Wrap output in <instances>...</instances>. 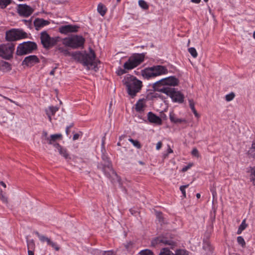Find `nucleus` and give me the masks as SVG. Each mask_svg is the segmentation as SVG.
Returning <instances> with one entry per match:
<instances>
[{
    "mask_svg": "<svg viewBox=\"0 0 255 255\" xmlns=\"http://www.w3.org/2000/svg\"><path fill=\"white\" fill-rule=\"evenodd\" d=\"M104 251H101L99 249H94L92 251V254L93 255H102Z\"/></svg>",
    "mask_w": 255,
    "mask_h": 255,
    "instance_id": "45",
    "label": "nucleus"
},
{
    "mask_svg": "<svg viewBox=\"0 0 255 255\" xmlns=\"http://www.w3.org/2000/svg\"><path fill=\"white\" fill-rule=\"evenodd\" d=\"M144 57V53L133 54L124 63L123 67L127 70H132L143 62Z\"/></svg>",
    "mask_w": 255,
    "mask_h": 255,
    "instance_id": "5",
    "label": "nucleus"
},
{
    "mask_svg": "<svg viewBox=\"0 0 255 255\" xmlns=\"http://www.w3.org/2000/svg\"><path fill=\"white\" fill-rule=\"evenodd\" d=\"M138 4L143 9H147L148 8V5L144 0H139Z\"/></svg>",
    "mask_w": 255,
    "mask_h": 255,
    "instance_id": "34",
    "label": "nucleus"
},
{
    "mask_svg": "<svg viewBox=\"0 0 255 255\" xmlns=\"http://www.w3.org/2000/svg\"><path fill=\"white\" fill-rule=\"evenodd\" d=\"M237 242L238 243L241 245L242 247H245L246 245V242L244 239V238L242 236H239L237 238Z\"/></svg>",
    "mask_w": 255,
    "mask_h": 255,
    "instance_id": "36",
    "label": "nucleus"
},
{
    "mask_svg": "<svg viewBox=\"0 0 255 255\" xmlns=\"http://www.w3.org/2000/svg\"><path fill=\"white\" fill-rule=\"evenodd\" d=\"M167 73V68L162 65H155L142 70V76L147 79Z\"/></svg>",
    "mask_w": 255,
    "mask_h": 255,
    "instance_id": "4",
    "label": "nucleus"
},
{
    "mask_svg": "<svg viewBox=\"0 0 255 255\" xmlns=\"http://www.w3.org/2000/svg\"><path fill=\"white\" fill-rule=\"evenodd\" d=\"M27 37V33L20 29H11L6 31L5 34V39L8 41H16Z\"/></svg>",
    "mask_w": 255,
    "mask_h": 255,
    "instance_id": "8",
    "label": "nucleus"
},
{
    "mask_svg": "<svg viewBox=\"0 0 255 255\" xmlns=\"http://www.w3.org/2000/svg\"><path fill=\"white\" fill-rule=\"evenodd\" d=\"M34 26L36 30H39L45 26L50 24V21L43 18H36L33 22Z\"/></svg>",
    "mask_w": 255,
    "mask_h": 255,
    "instance_id": "18",
    "label": "nucleus"
},
{
    "mask_svg": "<svg viewBox=\"0 0 255 255\" xmlns=\"http://www.w3.org/2000/svg\"><path fill=\"white\" fill-rule=\"evenodd\" d=\"M105 141V136H104L102 138V146L103 148H104V144Z\"/></svg>",
    "mask_w": 255,
    "mask_h": 255,
    "instance_id": "59",
    "label": "nucleus"
},
{
    "mask_svg": "<svg viewBox=\"0 0 255 255\" xmlns=\"http://www.w3.org/2000/svg\"><path fill=\"white\" fill-rule=\"evenodd\" d=\"M0 199L2 201V202L7 203V198L3 194L2 191L0 189Z\"/></svg>",
    "mask_w": 255,
    "mask_h": 255,
    "instance_id": "44",
    "label": "nucleus"
},
{
    "mask_svg": "<svg viewBox=\"0 0 255 255\" xmlns=\"http://www.w3.org/2000/svg\"><path fill=\"white\" fill-rule=\"evenodd\" d=\"M98 12L100 14L103 16L105 15L107 12V8L102 3H99L97 6Z\"/></svg>",
    "mask_w": 255,
    "mask_h": 255,
    "instance_id": "27",
    "label": "nucleus"
},
{
    "mask_svg": "<svg viewBox=\"0 0 255 255\" xmlns=\"http://www.w3.org/2000/svg\"><path fill=\"white\" fill-rule=\"evenodd\" d=\"M49 137L48 136V133L46 131H43L42 134V138L43 140L47 142Z\"/></svg>",
    "mask_w": 255,
    "mask_h": 255,
    "instance_id": "46",
    "label": "nucleus"
},
{
    "mask_svg": "<svg viewBox=\"0 0 255 255\" xmlns=\"http://www.w3.org/2000/svg\"><path fill=\"white\" fill-rule=\"evenodd\" d=\"M189 184H187L185 185L181 186L180 187V190L181 191L184 197H186L185 188H187Z\"/></svg>",
    "mask_w": 255,
    "mask_h": 255,
    "instance_id": "41",
    "label": "nucleus"
},
{
    "mask_svg": "<svg viewBox=\"0 0 255 255\" xmlns=\"http://www.w3.org/2000/svg\"><path fill=\"white\" fill-rule=\"evenodd\" d=\"M152 88L154 91L164 93L163 90L168 91L170 87L166 86L161 80L157 81L153 84Z\"/></svg>",
    "mask_w": 255,
    "mask_h": 255,
    "instance_id": "17",
    "label": "nucleus"
},
{
    "mask_svg": "<svg viewBox=\"0 0 255 255\" xmlns=\"http://www.w3.org/2000/svg\"><path fill=\"white\" fill-rule=\"evenodd\" d=\"M58 50L63 54L65 56H71V53L68 51V49L63 47H59L57 48Z\"/></svg>",
    "mask_w": 255,
    "mask_h": 255,
    "instance_id": "32",
    "label": "nucleus"
},
{
    "mask_svg": "<svg viewBox=\"0 0 255 255\" xmlns=\"http://www.w3.org/2000/svg\"><path fill=\"white\" fill-rule=\"evenodd\" d=\"M59 154L63 156L64 158L67 160L71 159V157L66 148L62 147L60 144H56Z\"/></svg>",
    "mask_w": 255,
    "mask_h": 255,
    "instance_id": "22",
    "label": "nucleus"
},
{
    "mask_svg": "<svg viewBox=\"0 0 255 255\" xmlns=\"http://www.w3.org/2000/svg\"><path fill=\"white\" fill-rule=\"evenodd\" d=\"M173 255H189V252L183 249L177 250Z\"/></svg>",
    "mask_w": 255,
    "mask_h": 255,
    "instance_id": "30",
    "label": "nucleus"
},
{
    "mask_svg": "<svg viewBox=\"0 0 255 255\" xmlns=\"http://www.w3.org/2000/svg\"><path fill=\"white\" fill-rule=\"evenodd\" d=\"M62 135L60 133L52 134L50 136L47 143L49 144H52L55 148L57 147L56 144H59L56 141L62 139Z\"/></svg>",
    "mask_w": 255,
    "mask_h": 255,
    "instance_id": "20",
    "label": "nucleus"
},
{
    "mask_svg": "<svg viewBox=\"0 0 255 255\" xmlns=\"http://www.w3.org/2000/svg\"><path fill=\"white\" fill-rule=\"evenodd\" d=\"M189 103L190 108H191L192 111L193 112V111L196 110L195 108V104L194 103L193 100H191V99L189 100Z\"/></svg>",
    "mask_w": 255,
    "mask_h": 255,
    "instance_id": "47",
    "label": "nucleus"
},
{
    "mask_svg": "<svg viewBox=\"0 0 255 255\" xmlns=\"http://www.w3.org/2000/svg\"><path fill=\"white\" fill-rule=\"evenodd\" d=\"M127 73V69H126L124 68V69H122L121 67H119L118 69L116 71V74L118 76H121L124 74H126Z\"/></svg>",
    "mask_w": 255,
    "mask_h": 255,
    "instance_id": "39",
    "label": "nucleus"
},
{
    "mask_svg": "<svg viewBox=\"0 0 255 255\" xmlns=\"http://www.w3.org/2000/svg\"><path fill=\"white\" fill-rule=\"evenodd\" d=\"M163 92L169 96L174 102L182 103L184 102V95L180 91H176L174 88H170L168 91L163 90Z\"/></svg>",
    "mask_w": 255,
    "mask_h": 255,
    "instance_id": "12",
    "label": "nucleus"
},
{
    "mask_svg": "<svg viewBox=\"0 0 255 255\" xmlns=\"http://www.w3.org/2000/svg\"><path fill=\"white\" fill-rule=\"evenodd\" d=\"M132 246V243L129 242L125 245V247L127 250H128L131 248Z\"/></svg>",
    "mask_w": 255,
    "mask_h": 255,
    "instance_id": "54",
    "label": "nucleus"
},
{
    "mask_svg": "<svg viewBox=\"0 0 255 255\" xmlns=\"http://www.w3.org/2000/svg\"><path fill=\"white\" fill-rule=\"evenodd\" d=\"M163 83L166 86H175L178 85L179 80L174 76H170L165 78L162 79Z\"/></svg>",
    "mask_w": 255,
    "mask_h": 255,
    "instance_id": "19",
    "label": "nucleus"
},
{
    "mask_svg": "<svg viewBox=\"0 0 255 255\" xmlns=\"http://www.w3.org/2000/svg\"><path fill=\"white\" fill-rule=\"evenodd\" d=\"M0 184L4 188H6V186L5 183H4L3 181L0 182Z\"/></svg>",
    "mask_w": 255,
    "mask_h": 255,
    "instance_id": "64",
    "label": "nucleus"
},
{
    "mask_svg": "<svg viewBox=\"0 0 255 255\" xmlns=\"http://www.w3.org/2000/svg\"><path fill=\"white\" fill-rule=\"evenodd\" d=\"M56 69V67H55L53 68L50 72V75H54L55 73V70Z\"/></svg>",
    "mask_w": 255,
    "mask_h": 255,
    "instance_id": "62",
    "label": "nucleus"
},
{
    "mask_svg": "<svg viewBox=\"0 0 255 255\" xmlns=\"http://www.w3.org/2000/svg\"><path fill=\"white\" fill-rule=\"evenodd\" d=\"M193 113H194L195 116L196 118H199L200 115L198 114V113H197L196 110H195V111H193Z\"/></svg>",
    "mask_w": 255,
    "mask_h": 255,
    "instance_id": "57",
    "label": "nucleus"
},
{
    "mask_svg": "<svg viewBox=\"0 0 255 255\" xmlns=\"http://www.w3.org/2000/svg\"><path fill=\"white\" fill-rule=\"evenodd\" d=\"M79 137V134L78 133H75L73 137V139L74 140H77L78 139Z\"/></svg>",
    "mask_w": 255,
    "mask_h": 255,
    "instance_id": "56",
    "label": "nucleus"
},
{
    "mask_svg": "<svg viewBox=\"0 0 255 255\" xmlns=\"http://www.w3.org/2000/svg\"><path fill=\"white\" fill-rule=\"evenodd\" d=\"M192 154L193 155L198 157L199 156V152L198 150L196 148H194L192 151Z\"/></svg>",
    "mask_w": 255,
    "mask_h": 255,
    "instance_id": "51",
    "label": "nucleus"
},
{
    "mask_svg": "<svg viewBox=\"0 0 255 255\" xmlns=\"http://www.w3.org/2000/svg\"><path fill=\"white\" fill-rule=\"evenodd\" d=\"M79 28V26L77 25L68 24L60 26L59 31L61 33L67 34L68 33L76 32Z\"/></svg>",
    "mask_w": 255,
    "mask_h": 255,
    "instance_id": "15",
    "label": "nucleus"
},
{
    "mask_svg": "<svg viewBox=\"0 0 255 255\" xmlns=\"http://www.w3.org/2000/svg\"><path fill=\"white\" fill-rule=\"evenodd\" d=\"M170 120L172 123L175 124L186 123V120L182 119H178L176 117L175 115L173 113H170L169 115Z\"/></svg>",
    "mask_w": 255,
    "mask_h": 255,
    "instance_id": "26",
    "label": "nucleus"
},
{
    "mask_svg": "<svg viewBox=\"0 0 255 255\" xmlns=\"http://www.w3.org/2000/svg\"><path fill=\"white\" fill-rule=\"evenodd\" d=\"M192 165H193L192 163H189L188 165H187V166H184L182 169V171L183 172H186V171H187L188 169H189L191 167H192Z\"/></svg>",
    "mask_w": 255,
    "mask_h": 255,
    "instance_id": "49",
    "label": "nucleus"
},
{
    "mask_svg": "<svg viewBox=\"0 0 255 255\" xmlns=\"http://www.w3.org/2000/svg\"><path fill=\"white\" fill-rule=\"evenodd\" d=\"M235 96V94L233 92H232L226 96V100L228 102L231 101L234 98Z\"/></svg>",
    "mask_w": 255,
    "mask_h": 255,
    "instance_id": "40",
    "label": "nucleus"
},
{
    "mask_svg": "<svg viewBox=\"0 0 255 255\" xmlns=\"http://www.w3.org/2000/svg\"><path fill=\"white\" fill-rule=\"evenodd\" d=\"M10 3L11 0H0V8H5Z\"/></svg>",
    "mask_w": 255,
    "mask_h": 255,
    "instance_id": "29",
    "label": "nucleus"
},
{
    "mask_svg": "<svg viewBox=\"0 0 255 255\" xmlns=\"http://www.w3.org/2000/svg\"><path fill=\"white\" fill-rule=\"evenodd\" d=\"M37 48V44L34 42L27 41L19 44L17 47L16 54L17 55H23L32 53Z\"/></svg>",
    "mask_w": 255,
    "mask_h": 255,
    "instance_id": "7",
    "label": "nucleus"
},
{
    "mask_svg": "<svg viewBox=\"0 0 255 255\" xmlns=\"http://www.w3.org/2000/svg\"><path fill=\"white\" fill-rule=\"evenodd\" d=\"M156 216L158 218L159 221H162L163 219V217L162 216V213L160 212H158L156 213Z\"/></svg>",
    "mask_w": 255,
    "mask_h": 255,
    "instance_id": "52",
    "label": "nucleus"
},
{
    "mask_svg": "<svg viewBox=\"0 0 255 255\" xmlns=\"http://www.w3.org/2000/svg\"><path fill=\"white\" fill-rule=\"evenodd\" d=\"M40 38L43 47L46 49H49L57 43L59 37H51L46 31H43L40 33Z\"/></svg>",
    "mask_w": 255,
    "mask_h": 255,
    "instance_id": "9",
    "label": "nucleus"
},
{
    "mask_svg": "<svg viewBox=\"0 0 255 255\" xmlns=\"http://www.w3.org/2000/svg\"><path fill=\"white\" fill-rule=\"evenodd\" d=\"M145 100L144 98L138 100L135 105V109L136 112H141L143 111L144 108L145 106Z\"/></svg>",
    "mask_w": 255,
    "mask_h": 255,
    "instance_id": "24",
    "label": "nucleus"
},
{
    "mask_svg": "<svg viewBox=\"0 0 255 255\" xmlns=\"http://www.w3.org/2000/svg\"><path fill=\"white\" fill-rule=\"evenodd\" d=\"M34 11V9L26 4H19L17 6V11L20 16L27 17Z\"/></svg>",
    "mask_w": 255,
    "mask_h": 255,
    "instance_id": "13",
    "label": "nucleus"
},
{
    "mask_svg": "<svg viewBox=\"0 0 255 255\" xmlns=\"http://www.w3.org/2000/svg\"><path fill=\"white\" fill-rule=\"evenodd\" d=\"M72 126H70L67 127L66 128V134H67V135H68V134H69V129H70V128L71 127H72Z\"/></svg>",
    "mask_w": 255,
    "mask_h": 255,
    "instance_id": "60",
    "label": "nucleus"
},
{
    "mask_svg": "<svg viewBox=\"0 0 255 255\" xmlns=\"http://www.w3.org/2000/svg\"><path fill=\"white\" fill-rule=\"evenodd\" d=\"M46 113L48 117L49 121L51 122L52 120L51 116L50 114L49 113L48 110H46Z\"/></svg>",
    "mask_w": 255,
    "mask_h": 255,
    "instance_id": "55",
    "label": "nucleus"
},
{
    "mask_svg": "<svg viewBox=\"0 0 255 255\" xmlns=\"http://www.w3.org/2000/svg\"><path fill=\"white\" fill-rule=\"evenodd\" d=\"M122 83L126 87L127 93L132 98L140 92L143 86L142 81L130 74H127L124 77Z\"/></svg>",
    "mask_w": 255,
    "mask_h": 255,
    "instance_id": "2",
    "label": "nucleus"
},
{
    "mask_svg": "<svg viewBox=\"0 0 255 255\" xmlns=\"http://www.w3.org/2000/svg\"><path fill=\"white\" fill-rule=\"evenodd\" d=\"M211 191L212 192V195H213V198H215V197L216 196V192L215 191V189H211Z\"/></svg>",
    "mask_w": 255,
    "mask_h": 255,
    "instance_id": "58",
    "label": "nucleus"
},
{
    "mask_svg": "<svg viewBox=\"0 0 255 255\" xmlns=\"http://www.w3.org/2000/svg\"><path fill=\"white\" fill-rule=\"evenodd\" d=\"M59 110V108L57 107L50 106L48 108V112L51 113V115H54L55 113L58 111Z\"/></svg>",
    "mask_w": 255,
    "mask_h": 255,
    "instance_id": "37",
    "label": "nucleus"
},
{
    "mask_svg": "<svg viewBox=\"0 0 255 255\" xmlns=\"http://www.w3.org/2000/svg\"><path fill=\"white\" fill-rule=\"evenodd\" d=\"M10 115V113L4 108H1L0 111V120L3 123H6L9 120H10L9 118Z\"/></svg>",
    "mask_w": 255,
    "mask_h": 255,
    "instance_id": "23",
    "label": "nucleus"
},
{
    "mask_svg": "<svg viewBox=\"0 0 255 255\" xmlns=\"http://www.w3.org/2000/svg\"><path fill=\"white\" fill-rule=\"evenodd\" d=\"M147 118L149 122L158 125H161L162 120L160 117L157 116L155 114L150 112L147 114Z\"/></svg>",
    "mask_w": 255,
    "mask_h": 255,
    "instance_id": "21",
    "label": "nucleus"
},
{
    "mask_svg": "<svg viewBox=\"0 0 255 255\" xmlns=\"http://www.w3.org/2000/svg\"><path fill=\"white\" fill-rule=\"evenodd\" d=\"M36 234L37 235L38 237L39 238V240L42 242H46L47 243V244L48 246H51L52 248H53L55 251H58L60 250V247L56 243H55L53 241H52L50 239L43 236L40 235L38 232L36 233Z\"/></svg>",
    "mask_w": 255,
    "mask_h": 255,
    "instance_id": "16",
    "label": "nucleus"
},
{
    "mask_svg": "<svg viewBox=\"0 0 255 255\" xmlns=\"http://www.w3.org/2000/svg\"><path fill=\"white\" fill-rule=\"evenodd\" d=\"M151 245L154 247L157 245H168L171 249H173L177 246V243L175 241L164 236H160L156 238L152 241Z\"/></svg>",
    "mask_w": 255,
    "mask_h": 255,
    "instance_id": "11",
    "label": "nucleus"
},
{
    "mask_svg": "<svg viewBox=\"0 0 255 255\" xmlns=\"http://www.w3.org/2000/svg\"><path fill=\"white\" fill-rule=\"evenodd\" d=\"M188 52L194 57L196 58L197 56V52L196 50L194 47H191L188 49Z\"/></svg>",
    "mask_w": 255,
    "mask_h": 255,
    "instance_id": "38",
    "label": "nucleus"
},
{
    "mask_svg": "<svg viewBox=\"0 0 255 255\" xmlns=\"http://www.w3.org/2000/svg\"><path fill=\"white\" fill-rule=\"evenodd\" d=\"M251 173V179L253 181L254 184H255V167L252 168Z\"/></svg>",
    "mask_w": 255,
    "mask_h": 255,
    "instance_id": "43",
    "label": "nucleus"
},
{
    "mask_svg": "<svg viewBox=\"0 0 255 255\" xmlns=\"http://www.w3.org/2000/svg\"><path fill=\"white\" fill-rule=\"evenodd\" d=\"M28 255H34V252L32 250H28Z\"/></svg>",
    "mask_w": 255,
    "mask_h": 255,
    "instance_id": "61",
    "label": "nucleus"
},
{
    "mask_svg": "<svg viewBox=\"0 0 255 255\" xmlns=\"http://www.w3.org/2000/svg\"><path fill=\"white\" fill-rule=\"evenodd\" d=\"M40 62L39 58L36 55H29L25 57L22 62V65L27 67H32Z\"/></svg>",
    "mask_w": 255,
    "mask_h": 255,
    "instance_id": "14",
    "label": "nucleus"
},
{
    "mask_svg": "<svg viewBox=\"0 0 255 255\" xmlns=\"http://www.w3.org/2000/svg\"><path fill=\"white\" fill-rule=\"evenodd\" d=\"M151 94V97H150V99L151 100H153L154 98H161L162 97V96L160 95H159V94H157V93H150Z\"/></svg>",
    "mask_w": 255,
    "mask_h": 255,
    "instance_id": "48",
    "label": "nucleus"
},
{
    "mask_svg": "<svg viewBox=\"0 0 255 255\" xmlns=\"http://www.w3.org/2000/svg\"><path fill=\"white\" fill-rule=\"evenodd\" d=\"M128 140L133 144V145L138 149L141 147V145L138 140H134L132 138H129Z\"/></svg>",
    "mask_w": 255,
    "mask_h": 255,
    "instance_id": "33",
    "label": "nucleus"
},
{
    "mask_svg": "<svg viewBox=\"0 0 255 255\" xmlns=\"http://www.w3.org/2000/svg\"><path fill=\"white\" fill-rule=\"evenodd\" d=\"M71 56L77 62L82 63L84 66H87L88 69H90L89 66H93V68L96 71V68L100 61L96 59V54L94 51L90 48V53L86 52H82L76 51L71 53Z\"/></svg>",
    "mask_w": 255,
    "mask_h": 255,
    "instance_id": "1",
    "label": "nucleus"
},
{
    "mask_svg": "<svg viewBox=\"0 0 255 255\" xmlns=\"http://www.w3.org/2000/svg\"><path fill=\"white\" fill-rule=\"evenodd\" d=\"M14 50V45L13 43L1 44L0 45V57L6 60H9L12 58Z\"/></svg>",
    "mask_w": 255,
    "mask_h": 255,
    "instance_id": "10",
    "label": "nucleus"
},
{
    "mask_svg": "<svg viewBox=\"0 0 255 255\" xmlns=\"http://www.w3.org/2000/svg\"><path fill=\"white\" fill-rule=\"evenodd\" d=\"M85 40L84 38L80 35H75L71 37L65 38L63 39V43L64 45L70 47L73 49L83 47Z\"/></svg>",
    "mask_w": 255,
    "mask_h": 255,
    "instance_id": "6",
    "label": "nucleus"
},
{
    "mask_svg": "<svg viewBox=\"0 0 255 255\" xmlns=\"http://www.w3.org/2000/svg\"><path fill=\"white\" fill-rule=\"evenodd\" d=\"M159 255H173V253L167 248H163Z\"/></svg>",
    "mask_w": 255,
    "mask_h": 255,
    "instance_id": "31",
    "label": "nucleus"
},
{
    "mask_svg": "<svg viewBox=\"0 0 255 255\" xmlns=\"http://www.w3.org/2000/svg\"><path fill=\"white\" fill-rule=\"evenodd\" d=\"M35 244L33 240L27 242V248L28 250H32L34 248Z\"/></svg>",
    "mask_w": 255,
    "mask_h": 255,
    "instance_id": "42",
    "label": "nucleus"
},
{
    "mask_svg": "<svg viewBox=\"0 0 255 255\" xmlns=\"http://www.w3.org/2000/svg\"><path fill=\"white\" fill-rule=\"evenodd\" d=\"M162 143L161 141L158 142L156 144V149L157 150L160 149L162 146Z\"/></svg>",
    "mask_w": 255,
    "mask_h": 255,
    "instance_id": "53",
    "label": "nucleus"
},
{
    "mask_svg": "<svg viewBox=\"0 0 255 255\" xmlns=\"http://www.w3.org/2000/svg\"><path fill=\"white\" fill-rule=\"evenodd\" d=\"M11 69V65L8 62L4 61H0V70L4 72H7Z\"/></svg>",
    "mask_w": 255,
    "mask_h": 255,
    "instance_id": "25",
    "label": "nucleus"
},
{
    "mask_svg": "<svg viewBox=\"0 0 255 255\" xmlns=\"http://www.w3.org/2000/svg\"><path fill=\"white\" fill-rule=\"evenodd\" d=\"M139 255H153V252L148 249H145L139 253Z\"/></svg>",
    "mask_w": 255,
    "mask_h": 255,
    "instance_id": "35",
    "label": "nucleus"
},
{
    "mask_svg": "<svg viewBox=\"0 0 255 255\" xmlns=\"http://www.w3.org/2000/svg\"><path fill=\"white\" fill-rule=\"evenodd\" d=\"M102 255H115L114 252L112 251H104Z\"/></svg>",
    "mask_w": 255,
    "mask_h": 255,
    "instance_id": "50",
    "label": "nucleus"
},
{
    "mask_svg": "<svg viewBox=\"0 0 255 255\" xmlns=\"http://www.w3.org/2000/svg\"><path fill=\"white\" fill-rule=\"evenodd\" d=\"M248 226V225L246 223V219H244L241 224L240 225L237 234L240 235L242 233L243 231H244Z\"/></svg>",
    "mask_w": 255,
    "mask_h": 255,
    "instance_id": "28",
    "label": "nucleus"
},
{
    "mask_svg": "<svg viewBox=\"0 0 255 255\" xmlns=\"http://www.w3.org/2000/svg\"><path fill=\"white\" fill-rule=\"evenodd\" d=\"M102 158L104 163H99L97 165L98 168L102 170L105 175L111 179L113 183L117 181L121 184V178L113 169L112 163L108 157L103 154Z\"/></svg>",
    "mask_w": 255,
    "mask_h": 255,
    "instance_id": "3",
    "label": "nucleus"
},
{
    "mask_svg": "<svg viewBox=\"0 0 255 255\" xmlns=\"http://www.w3.org/2000/svg\"><path fill=\"white\" fill-rule=\"evenodd\" d=\"M191 1L194 3H199L201 1V0H191Z\"/></svg>",
    "mask_w": 255,
    "mask_h": 255,
    "instance_id": "63",
    "label": "nucleus"
}]
</instances>
